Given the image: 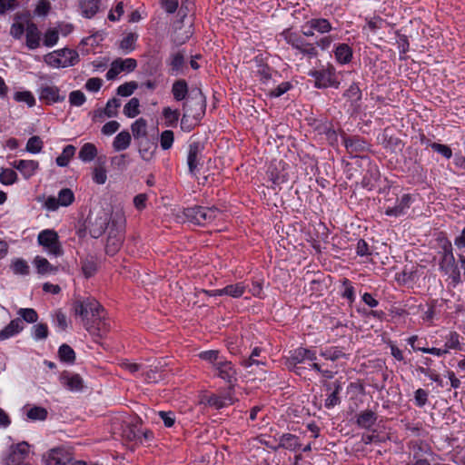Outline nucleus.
Instances as JSON below:
<instances>
[{
	"label": "nucleus",
	"mask_w": 465,
	"mask_h": 465,
	"mask_svg": "<svg viewBox=\"0 0 465 465\" xmlns=\"http://www.w3.org/2000/svg\"><path fill=\"white\" fill-rule=\"evenodd\" d=\"M78 57L76 51L64 48L45 54L44 60L48 65L60 68L75 64L78 62Z\"/></svg>",
	"instance_id": "nucleus-4"
},
{
	"label": "nucleus",
	"mask_w": 465,
	"mask_h": 465,
	"mask_svg": "<svg viewBox=\"0 0 465 465\" xmlns=\"http://www.w3.org/2000/svg\"><path fill=\"white\" fill-rule=\"evenodd\" d=\"M145 145L146 146L140 148L139 152L143 160L150 161L156 150V145L150 143H146Z\"/></svg>",
	"instance_id": "nucleus-62"
},
{
	"label": "nucleus",
	"mask_w": 465,
	"mask_h": 465,
	"mask_svg": "<svg viewBox=\"0 0 465 465\" xmlns=\"http://www.w3.org/2000/svg\"><path fill=\"white\" fill-rule=\"evenodd\" d=\"M203 402H205L206 404L214 407L217 410H220L227 406V402L224 400H223L221 396L215 394L204 397Z\"/></svg>",
	"instance_id": "nucleus-52"
},
{
	"label": "nucleus",
	"mask_w": 465,
	"mask_h": 465,
	"mask_svg": "<svg viewBox=\"0 0 465 465\" xmlns=\"http://www.w3.org/2000/svg\"><path fill=\"white\" fill-rule=\"evenodd\" d=\"M88 229L92 237L99 238L103 235L105 229L109 224V219L107 215H102L98 217H93L91 215L87 218Z\"/></svg>",
	"instance_id": "nucleus-15"
},
{
	"label": "nucleus",
	"mask_w": 465,
	"mask_h": 465,
	"mask_svg": "<svg viewBox=\"0 0 465 465\" xmlns=\"http://www.w3.org/2000/svg\"><path fill=\"white\" fill-rule=\"evenodd\" d=\"M163 115L168 126H174L179 120L180 112L178 110H173L170 107H165L163 108Z\"/></svg>",
	"instance_id": "nucleus-43"
},
{
	"label": "nucleus",
	"mask_w": 465,
	"mask_h": 465,
	"mask_svg": "<svg viewBox=\"0 0 465 465\" xmlns=\"http://www.w3.org/2000/svg\"><path fill=\"white\" fill-rule=\"evenodd\" d=\"M344 96L358 101L361 97L360 87L356 84H352L344 93Z\"/></svg>",
	"instance_id": "nucleus-64"
},
{
	"label": "nucleus",
	"mask_w": 465,
	"mask_h": 465,
	"mask_svg": "<svg viewBox=\"0 0 465 465\" xmlns=\"http://www.w3.org/2000/svg\"><path fill=\"white\" fill-rule=\"evenodd\" d=\"M131 134L127 131H123L119 133L113 143V147L115 151H123L129 147L131 143Z\"/></svg>",
	"instance_id": "nucleus-29"
},
{
	"label": "nucleus",
	"mask_w": 465,
	"mask_h": 465,
	"mask_svg": "<svg viewBox=\"0 0 465 465\" xmlns=\"http://www.w3.org/2000/svg\"><path fill=\"white\" fill-rule=\"evenodd\" d=\"M59 39V33L54 28H50L46 31L44 36V45L45 46H54Z\"/></svg>",
	"instance_id": "nucleus-54"
},
{
	"label": "nucleus",
	"mask_w": 465,
	"mask_h": 465,
	"mask_svg": "<svg viewBox=\"0 0 465 465\" xmlns=\"http://www.w3.org/2000/svg\"><path fill=\"white\" fill-rule=\"evenodd\" d=\"M30 446L26 441H22L10 447L7 456L3 460V465H20L29 454Z\"/></svg>",
	"instance_id": "nucleus-7"
},
{
	"label": "nucleus",
	"mask_w": 465,
	"mask_h": 465,
	"mask_svg": "<svg viewBox=\"0 0 465 465\" xmlns=\"http://www.w3.org/2000/svg\"><path fill=\"white\" fill-rule=\"evenodd\" d=\"M13 270L15 273L17 274H27L29 272V266L27 265L26 262L24 260H16L13 265Z\"/></svg>",
	"instance_id": "nucleus-63"
},
{
	"label": "nucleus",
	"mask_w": 465,
	"mask_h": 465,
	"mask_svg": "<svg viewBox=\"0 0 465 465\" xmlns=\"http://www.w3.org/2000/svg\"><path fill=\"white\" fill-rule=\"evenodd\" d=\"M183 113L201 120L206 109L205 96L201 90H192L183 105Z\"/></svg>",
	"instance_id": "nucleus-2"
},
{
	"label": "nucleus",
	"mask_w": 465,
	"mask_h": 465,
	"mask_svg": "<svg viewBox=\"0 0 465 465\" xmlns=\"http://www.w3.org/2000/svg\"><path fill=\"white\" fill-rule=\"evenodd\" d=\"M82 271L86 278H90L96 272L97 265L92 260H85L82 262Z\"/></svg>",
	"instance_id": "nucleus-58"
},
{
	"label": "nucleus",
	"mask_w": 465,
	"mask_h": 465,
	"mask_svg": "<svg viewBox=\"0 0 465 465\" xmlns=\"http://www.w3.org/2000/svg\"><path fill=\"white\" fill-rule=\"evenodd\" d=\"M315 361L316 354L314 351L305 349V348H298L294 350L290 357L288 358V362L290 365L296 366L298 363L302 362L304 360Z\"/></svg>",
	"instance_id": "nucleus-21"
},
{
	"label": "nucleus",
	"mask_w": 465,
	"mask_h": 465,
	"mask_svg": "<svg viewBox=\"0 0 465 465\" xmlns=\"http://www.w3.org/2000/svg\"><path fill=\"white\" fill-rule=\"evenodd\" d=\"M454 256L452 253L451 244L449 242L444 246V252L440 266L442 270L448 272L454 265Z\"/></svg>",
	"instance_id": "nucleus-34"
},
{
	"label": "nucleus",
	"mask_w": 465,
	"mask_h": 465,
	"mask_svg": "<svg viewBox=\"0 0 465 465\" xmlns=\"http://www.w3.org/2000/svg\"><path fill=\"white\" fill-rule=\"evenodd\" d=\"M261 352L262 350L258 347H255L252 350L251 355L247 359H243L242 361V365L248 371L250 374H255L257 371H259L261 374L265 373V362L257 359V357L261 355Z\"/></svg>",
	"instance_id": "nucleus-12"
},
{
	"label": "nucleus",
	"mask_w": 465,
	"mask_h": 465,
	"mask_svg": "<svg viewBox=\"0 0 465 465\" xmlns=\"http://www.w3.org/2000/svg\"><path fill=\"white\" fill-rule=\"evenodd\" d=\"M61 361L73 363L75 360V352L68 344H62L58 350Z\"/></svg>",
	"instance_id": "nucleus-40"
},
{
	"label": "nucleus",
	"mask_w": 465,
	"mask_h": 465,
	"mask_svg": "<svg viewBox=\"0 0 465 465\" xmlns=\"http://www.w3.org/2000/svg\"><path fill=\"white\" fill-rule=\"evenodd\" d=\"M101 0H79L81 14L85 18L94 17L99 11Z\"/></svg>",
	"instance_id": "nucleus-24"
},
{
	"label": "nucleus",
	"mask_w": 465,
	"mask_h": 465,
	"mask_svg": "<svg viewBox=\"0 0 465 465\" xmlns=\"http://www.w3.org/2000/svg\"><path fill=\"white\" fill-rule=\"evenodd\" d=\"M78 156L83 162H91L97 156V148L94 143H86L81 147Z\"/></svg>",
	"instance_id": "nucleus-31"
},
{
	"label": "nucleus",
	"mask_w": 465,
	"mask_h": 465,
	"mask_svg": "<svg viewBox=\"0 0 465 465\" xmlns=\"http://www.w3.org/2000/svg\"><path fill=\"white\" fill-rule=\"evenodd\" d=\"M59 92V88L55 85H42L39 90L40 100L48 104L63 102L65 96L60 95Z\"/></svg>",
	"instance_id": "nucleus-16"
},
{
	"label": "nucleus",
	"mask_w": 465,
	"mask_h": 465,
	"mask_svg": "<svg viewBox=\"0 0 465 465\" xmlns=\"http://www.w3.org/2000/svg\"><path fill=\"white\" fill-rule=\"evenodd\" d=\"M48 336V327L45 323H38L34 326V337L35 340H44Z\"/></svg>",
	"instance_id": "nucleus-61"
},
{
	"label": "nucleus",
	"mask_w": 465,
	"mask_h": 465,
	"mask_svg": "<svg viewBox=\"0 0 465 465\" xmlns=\"http://www.w3.org/2000/svg\"><path fill=\"white\" fill-rule=\"evenodd\" d=\"M15 99L17 102H25L29 106H33L35 104V99L32 93L29 91L16 92L15 94Z\"/></svg>",
	"instance_id": "nucleus-57"
},
{
	"label": "nucleus",
	"mask_w": 465,
	"mask_h": 465,
	"mask_svg": "<svg viewBox=\"0 0 465 465\" xmlns=\"http://www.w3.org/2000/svg\"><path fill=\"white\" fill-rule=\"evenodd\" d=\"M43 148V141L39 136H32L26 143V151L33 153H40Z\"/></svg>",
	"instance_id": "nucleus-49"
},
{
	"label": "nucleus",
	"mask_w": 465,
	"mask_h": 465,
	"mask_svg": "<svg viewBox=\"0 0 465 465\" xmlns=\"http://www.w3.org/2000/svg\"><path fill=\"white\" fill-rule=\"evenodd\" d=\"M268 173L270 180L277 186L286 183L289 179V173L285 168V163L282 160L275 159L272 161Z\"/></svg>",
	"instance_id": "nucleus-8"
},
{
	"label": "nucleus",
	"mask_w": 465,
	"mask_h": 465,
	"mask_svg": "<svg viewBox=\"0 0 465 465\" xmlns=\"http://www.w3.org/2000/svg\"><path fill=\"white\" fill-rule=\"evenodd\" d=\"M307 25L319 33H328L331 30V25L327 19L324 18H314L307 22Z\"/></svg>",
	"instance_id": "nucleus-36"
},
{
	"label": "nucleus",
	"mask_w": 465,
	"mask_h": 465,
	"mask_svg": "<svg viewBox=\"0 0 465 465\" xmlns=\"http://www.w3.org/2000/svg\"><path fill=\"white\" fill-rule=\"evenodd\" d=\"M137 38L138 35L135 33L127 34V35L124 36L120 42V48L125 53L133 51L135 47V42Z\"/></svg>",
	"instance_id": "nucleus-41"
},
{
	"label": "nucleus",
	"mask_w": 465,
	"mask_h": 465,
	"mask_svg": "<svg viewBox=\"0 0 465 465\" xmlns=\"http://www.w3.org/2000/svg\"><path fill=\"white\" fill-rule=\"evenodd\" d=\"M310 75L315 79V86L318 88H326L332 86L338 88L340 83L336 77L335 68L331 64H328L326 68L314 70Z\"/></svg>",
	"instance_id": "nucleus-5"
},
{
	"label": "nucleus",
	"mask_w": 465,
	"mask_h": 465,
	"mask_svg": "<svg viewBox=\"0 0 465 465\" xmlns=\"http://www.w3.org/2000/svg\"><path fill=\"white\" fill-rule=\"evenodd\" d=\"M203 149L204 146L200 142H193L190 143L187 156V164L191 173H194L197 167L201 164Z\"/></svg>",
	"instance_id": "nucleus-11"
},
{
	"label": "nucleus",
	"mask_w": 465,
	"mask_h": 465,
	"mask_svg": "<svg viewBox=\"0 0 465 465\" xmlns=\"http://www.w3.org/2000/svg\"><path fill=\"white\" fill-rule=\"evenodd\" d=\"M218 376L232 384L236 381V371L231 361H219L214 364Z\"/></svg>",
	"instance_id": "nucleus-19"
},
{
	"label": "nucleus",
	"mask_w": 465,
	"mask_h": 465,
	"mask_svg": "<svg viewBox=\"0 0 465 465\" xmlns=\"http://www.w3.org/2000/svg\"><path fill=\"white\" fill-rule=\"evenodd\" d=\"M25 37L26 46L29 49L34 50L40 46L41 32L35 23L30 21L27 22L25 27Z\"/></svg>",
	"instance_id": "nucleus-18"
},
{
	"label": "nucleus",
	"mask_w": 465,
	"mask_h": 465,
	"mask_svg": "<svg viewBox=\"0 0 465 465\" xmlns=\"http://www.w3.org/2000/svg\"><path fill=\"white\" fill-rule=\"evenodd\" d=\"M57 199L61 206H69L74 201V195L71 189L64 188L59 192Z\"/></svg>",
	"instance_id": "nucleus-44"
},
{
	"label": "nucleus",
	"mask_w": 465,
	"mask_h": 465,
	"mask_svg": "<svg viewBox=\"0 0 465 465\" xmlns=\"http://www.w3.org/2000/svg\"><path fill=\"white\" fill-rule=\"evenodd\" d=\"M121 106V100L113 98L109 100L104 107L105 114L108 117H114L118 114V108Z\"/></svg>",
	"instance_id": "nucleus-51"
},
{
	"label": "nucleus",
	"mask_w": 465,
	"mask_h": 465,
	"mask_svg": "<svg viewBox=\"0 0 465 465\" xmlns=\"http://www.w3.org/2000/svg\"><path fill=\"white\" fill-rule=\"evenodd\" d=\"M26 415L28 419L33 420H45L47 417V411L43 407L35 406L28 410Z\"/></svg>",
	"instance_id": "nucleus-46"
},
{
	"label": "nucleus",
	"mask_w": 465,
	"mask_h": 465,
	"mask_svg": "<svg viewBox=\"0 0 465 465\" xmlns=\"http://www.w3.org/2000/svg\"><path fill=\"white\" fill-rule=\"evenodd\" d=\"M38 243L45 247L49 253L54 256L63 254V248L59 242L58 234L54 230H44L37 237Z\"/></svg>",
	"instance_id": "nucleus-6"
},
{
	"label": "nucleus",
	"mask_w": 465,
	"mask_h": 465,
	"mask_svg": "<svg viewBox=\"0 0 465 465\" xmlns=\"http://www.w3.org/2000/svg\"><path fill=\"white\" fill-rule=\"evenodd\" d=\"M333 388H334L333 391L329 395V397L325 401V407L328 409L332 408V407L340 404V402H341V400L338 396L341 390V385L340 381H336L333 383Z\"/></svg>",
	"instance_id": "nucleus-39"
},
{
	"label": "nucleus",
	"mask_w": 465,
	"mask_h": 465,
	"mask_svg": "<svg viewBox=\"0 0 465 465\" xmlns=\"http://www.w3.org/2000/svg\"><path fill=\"white\" fill-rule=\"evenodd\" d=\"M76 148L72 145H66L62 153L56 158L55 162L58 166L65 167L68 165L70 160L74 157Z\"/></svg>",
	"instance_id": "nucleus-33"
},
{
	"label": "nucleus",
	"mask_w": 465,
	"mask_h": 465,
	"mask_svg": "<svg viewBox=\"0 0 465 465\" xmlns=\"http://www.w3.org/2000/svg\"><path fill=\"white\" fill-rule=\"evenodd\" d=\"M140 102L139 99L134 97L129 100V102L124 107V114L129 117L134 118L140 114Z\"/></svg>",
	"instance_id": "nucleus-38"
},
{
	"label": "nucleus",
	"mask_w": 465,
	"mask_h": 465,
	"mask_svg": "<svg viewBox=\"0 0 465 465\" xmlns=\"http://www.w3.org/2000/svg\"><path fill=\"white\" fill-rule=\"evenodd\" d=\"M124 242V233L119 229H114V224L110 228L105 251L107 254L114 255L121 248Z\"/></svg>",
	"instance_id": "nucleus-14"
},
{
	"label": "nucleus",
	"mask_w": 465,
	"mask_h": 465,
	"mask_svg": "<svg viewBox=\"0 0 465 465\" xmlns=\"http://www.w3.org/2000/svg\"><path fill=\"white\" fill-rule=\"evenodd\" d=\"M174 140L173 132L171 130H165L161 134L160 144L163 150H168L172 147Z\"/></svg>",
	"instance_id": "nucleus-50"
},
{
	"label": "nucleus",
	"mask_w": 465,
	"mask_h": 465,
	"mask_svg": "<svg viewBox=\"0 0 465 465\" xmlns=\"http://www.w3.org/2000/svg\"><path fill=\"white\" fill-rule=\"evenodd\" d=\"M133 135L135 139L146 137L147 122L143 118L137 119L131 126Z\"/></svg>",
	"instance_id": "nucleus-37"
},
{
	"label": "nucleus",
	"mask_w": 465,
	"mask_h": 465,
	"mask_svg": "<svg viewBox=\"0 0 465 465\" xmlns=\"http://www.w3.org/2000/svg\"><path fill=\"white\" fill-rule=\"evenodd\" d=\"M18 314L29 323L36 322L38 320L37 312L34 309H20Z\"/></svg>",
	"instance_id": "nucleus-60"
},
{
	"label": "nucleus",
	"mask_w": 465,
	"mask_h": 465,
	"mask_svg": "<svg viewBox=\"0 0 465 465\" xmlns=\"http://www.w3.org/2000/svg\"><path fill=\"white\" fill-rule=\"evenodd\" d=\"M61 383L70 391H81L84 387L83 379L79 374L64 371L60 375Z\"/></svg>",
	"instance_id": "nucleus-20"
},
{
	"label": "nucleus",
	"mask_w": 465,
	"mask_h": 465,
	"mask_svg": "<svg viewBox=\"0 0 465 465\" xmlns=\"http://www.w3.org/2000/svg\"><path fill=\"white\" fill-rule=\"evenodd\" d=\"M74 314L80 316L83 324L87 331H94L91 324L93 317H95L99 312H104V307L94 298L87 297L84 299H75L73 302Z\"/></svg>",
	"instance_id": "nucleus-1"
},
{
	"label": "nucleus",
	"mask_w": 465,
	"mask_h": 465,
	"mask_svg": "<svg viewBox=\"0 0 465 465\" xmlns=\"http://www.w3.org/2000/svg\"><path fill=\"white\" fill-rule=\"evenodd\" d=\"M12 166L18 170L25 179H30L39 168V163L35 160H18L12 163Z\"/></svg>",
	"instance_id": "nucleus-17"
},
{
	"label": "nucleus",
	"mask_w": 465,
	"mask_h": 465,
	"mask_svg": "<svg viewBox=\"0 0 465 465\" xmlns=\"http://www.w3.org/2000/svg\"><path fill=\"white\" fill-rule=\"evenodd\" d=\"M198 119H194L193 117H190L186 114L183 113V117L181 119V128L185 132L192 131L196 125L199 124Z\"/></svg>",
	"instance_id": "nucleus-55"
},
{
	"label": "nucleus",
	"mask_w": 465,
	"mask_h": 465,
	"mask_svg": "<svg viewBox=\"0 0 465 465\" xmlns=\"http://www.w3.org/2000/svg\"><path fill=\"white\" fill-rule=\"evenodd\" d=\"M345 147L349 153H358L363 152L366 148L365 142L358 138H347L344 140Z\"/></svg>",
	"instance_id": "nucleus-35"
},
{
	"label": "nucleus",
	"mask_w": 465,
	"mask_h": 465,
	"mask_svg": "<svg viewBox=\"0 0 465 465\" xmlns=\"http://www.w3.org/2000/svg\"><path fill=\"white\" fill-rule=\"evenodd\" d=\"M377 420V415L371 410H366L357 416V424L363 429H370Z\"/></svg>",
	"instance_id": "nucleus-27"
},
{
	"label": "nucleus",
	"mask_w": 465,
	"mask_h": 465,
	"mask_svg": "<svg viewBox=\"0 0 465 465\" xmlns=\"http://www.w3.org/2000/svg\"><path fill=\"white\" fill-rule=\"evenodd\" d=\"M17 180V174L13 169H3L0 173V182L5 185H11Z\"/></svg>",
	"instance_id": "nucleus-45"
},
{
	"label": "nucleus",
	"mask_w": 465,
	"mask_h": 465,
	"mask_svg": "<svg viewBox=\"0 0 465 465\" xmlns=\"http://www.w3.org/2000/svg\"><path fill=\"white\" fill-rule=\"evenodd\" d=\"M107 175L104 166L98 165L94 169L93 180L97 184H104L106 182Z\"/></svg>",
	"instance_id": "nucleus-56"
},
{
	"label": "nucleus",
	"mask_w": 465,
	"mask_h": 465,
	"mask_svg": "<svg viewBox=\"0 0 465 465\" xmlns=\"http://www.w3.org/2000/svg\"><path fill=\"white\" fill-rule=\"evenodd\" d=\"M335 57L341 64L351 62L352 57L351 48L346 44L339 45L335 50Z\"/></svg>",
	"instance_id": "nucleus-32"
},
{
	"label": "nucleus",
	"mask_w": 465,
	"mask_h": 465,
	"mask_svg": "<svg viewBox=\"0 0 465 465\" xmlns=\"http://www.w3.org/2000/svg\"><path fill=\"white\" fill-rule=\"evenodd\" d=\"M86 98L84 94L82 91L76 90L73 91L69 94V102L71 105L74 106H81L84 104Z\"/></svg>",
	"instance_id": "nucleus-59"
},
{
	"label": "nucleus",
	"mask_w": 465,
	"mask_h": 465,
	"mask_svg": "<svg viewBox=\"0 0 465 465\" xmlns=\"http://www.w3.org/2000/svg\"><path fill=\"white\" fill-rule=\"evenodd\" d=\"M220 211L214 207L193 206L183 210L184 217L188 222L198 225H204L213 221Z\"/></svg>",
	"instance_id": "nucleus-3"
},
{
	"label": "nucleus",
	"mask_w": 465,
	"mask_h": 465,
	"mask_svg": "<svg viewBox=\"0 0 465 465\" xmlns=\"http://www.w3.org/2000/svg\"><path fill=\"white\" fill-rule=\"evenodd\" d=\"M301 447V443L299 441V438L296 435L291 433H285L281 436L279 445L276 447H272L275 450L282 448L289 450H296Z\"/></svg>",
	"instance_id": "nucleus-25"
},
{
	"label": "nucleus",
	"mask_w": 465,
	"mask_h": 465,
	"mask_svg": "<svg viewBox=\"0 0 465 465\" xmlns=\"http://www.w3.org/2000/svg\"><path fill=\"white\" fill-rule=\"evenodd\" d=\"M91 324L94 327V331H88L90 334L102 337L109 331V326L105 322L104 311L99 312L95 317H93Z\"/></svg>",
	"instance_id": "nucleus-23"
},
{
	"label": "nucleus",
	"mask_w": 465,
	"mask_h": 465,
	"mask_svg": "<svg viewBox=\"0 0 465 465\" xmlns=\"http://www.w3.org/2000/svg\"><path fill=\"white\" fill-rule=\"evenodd\" d=\"M172 94L176 101H182L188 96V84L185 80L180 79L175 81L172 86Z\"/></svg>",
	"instance_id": "nucleus-28"
},
{
	"label": "nucleus",
	"mask_w": 465,
	"mask_h": 465,
	"mask_svg": "<svg viewBox=\"0 0 465 465\" xmlns=\"http://www.w3.org/2000/svg\"><path fill=\"white\" fill-rule=\"evenodd\" d=\"M24 328L23 321L20 318L12 320L10 323L0 331V341L6 340L20 332Z\"/></svg>",
	"instance_id": "nucleus-26"
},
{
	"label": "nucleus",
	"mask_w": 465,
	"mask_h": 465,
	"mask_svg": "<svg viewBox=\"0 0 465 465\" xmlns=\"http://www.w3.org/2000/svg\"><path fill=\"white\" fill-rule=\"evenodd\" d=\"M245 291V285L242 282H237L235 284L227 285L223 288L225 295H229L233 298L241 297Z\"/></svg>",
	"instance_id": "nucleus-42"
},
{
	"label": "nucleus",
	"mask_w": 465,
	"mask_h": 465,
	"mask_svg": "<svg viewBox=\"0 0 465 465\" xmlns=\"http://www.w3.org/2000/svg\"><path fill=\"white\" fill-rule=\"evenodd\" d=\"M445 348L449 351L450 349L460 350V335L456 331H450L446 336Z\"/></svg>",
	"instance_id": "nucleus-47"
},
{
	"label": "nucleus",
	"mask_w": 465,
	"mask_h": 465,
	"mask_svg": "<svg viewBox=\"0 0 465 465\" xmlns=\"http://www.w3.org/2000/svg\"><path fill=\"white\" fill-rule=\"evenodd\" d=\"M37 272L40 274L54 273L57 272V267L52 265L47 259L36 256L34 260Z\"/></svg>",
	"instance_id": "nucleus-30"
},
{
	"label": "nucleus",
	"mask_w": 465,
	"mask_h": 465,
	"mask_svg": "<svg viewBox=\"0 0 465 465\" xmlns=\"http://www.w3.org/2000/svg\"><path fill=\"white\" fill-rule=\"evenodd\" d=\"M73 460L72 453L64 448H55L48 452L47 465H67Z\"/></svg>",
	"instance_id": "nucleus-13"
},
{
	"label": "nucleus",
	"mask_w": 465,
	"mask_h": 465,
	"mask_svg": "<svg viewBox=\"0 0 465 465\" xmlns=\"http://www.w3.org/2000/svg\"><path fill=\"white\" fill-rule=\"evenodd\" d=\"M422 274L423 267L421 266H412L411 268L405 266L403 271L398 274L397 280L403 283H408L417 281Z\"/></svg>",
	"instance_id": "nucleus-22"
},
{
	"label": "nucleus",
	"mask_w": 465,
	"mask_h": 465,
	"mask_svg": "<svg viewBox=\"0 0 465 465\" xmlns=\"http://www.w3.org/2000/svg\"><path fill=\"white\" fill-rule=\"evenodd\" d=\"M321 355L322 357H324L326 360L335 361L339 360L340 358L344 357L345 353L338 347H333V348H330L325 351H322L321 352Z\"/></svg>",
	"instance_id": "nucleus-48"
},
{
	"label": "nucleus",
	"mask_w": 465,
	"mask_h": 465,
	"mask_svg": "<svg viewBox=\"0 0 465 465\" xmlns=\"http://www.w3.org/2000/svg\"><path fill=\"white\" fill-rule=\"evenodd\" d=\"M137 66V63L135 59L133 58H126V59H121L118 58L114 60L112 64L111 68L106 73V78L108 80H114L117 77V75L124 72H133Z\"/></svg>",
	"instance_id": "nucleus-9"
},
{
	"label": "nucleus",
	"mask_w": 465,
	"mask_h": 465,
	"mask_svg": "<svg viewBox=\"0 0 465 465\" xmlns=\"http://www.w3.org/2000/svg\"><path fill=\"white\" fill-rule=\"evenodd\" d=\"M138 87L137 83L135 82H128L124 84H121L117 88V94L120 96L127 97L133 94L135 89Z\"/></svg>",
	"instance_id": "nucleus-53"
},
{
	"label": "nucleus",
	"mask_w": 465,
	"mask_h": 465,
	"mask_svg": "<svg viewBox=\"0 0 465 465\" xmlns=\"http://www.w3.org/2000/svg\"><path fill=\"white\" fill-rule=\"evenodd\" d=\"M285 38L288 44L292 45L293 48L299 50L302 54L308 55L309 57L317 56L318 52L315 46H313L312 44L307 43L302 37L290 33L285 36Z\"/></svg>",
	"instance_id": "nucleus-10"
}]
</instances>
